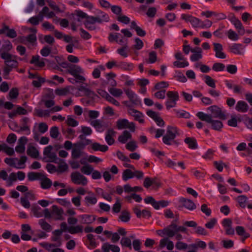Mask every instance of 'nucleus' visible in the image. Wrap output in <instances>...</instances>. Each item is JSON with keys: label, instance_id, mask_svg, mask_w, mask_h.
I'll use <instances>...</instances> for the list:
<instances>
[{"label": "nucleus", "instance_id": "obj_58", "mask_svg": "<svg viewBox=\"0 0 252 252\" xmlns=\"http://www.w3.org/2000/svg\"><path fill=\"white\" fill-rule=\"evenodd\" d=\"M22 38L26 39L27 41L31 43H33L36 41V36L34 34H30L27 36H22Z\"/></svg>", "mask_w": 252, "mask_h": 252}, {"label": "nucleus", "instance_id": "obj_47", "mask_svg": "<svg viewBox=\"0 0 252 252\" xmlns=\"http://www.w3.org/2000/svg\"><path fill=\"white\" fill-rule=\"evenodd\" d=\"M91 125L93 126L97 131H102L101 129L102 127V125L99 120H95L91 122Z\"/></svg>", "mask_w": 252, "mask_h": 252}, {"label": "nucleus", "instance_id": "obj_44", "mask_svg": "<svg viewBox=\"0 0 252 252\" xmlns=\"http://www.w3.org/2000/svg\"><path fill=\"white\" fill-rule=\"evenodd\" d=\"M130 218V214L127 211H123L119 216L120 220L125 222H128Z\"/></svg>", "mask_w": 252, "mask_h": 252}, {"label": "nucleus", "instance_id": "obj_26", "mask_svg": "<svg viewBox=\"0 0 252 252\" xmlns=\"http://www.w3.org/2000/svg\"><path fill=\"white\" fill-rule=\"evenodd\" d=\"M52 209V214H55L57 216L55 218L56 220H63L64 219L62 216L63 214V210L62 208H59L56 205H53Z\"/></svg>", "mask_w": 252, "mask_h": 252}, {"label": "nucleus", "instance_id": "obj_59", "mask_svg": "<svg viewBox=\"0 0 252 252\" xmlns=\"http://www.w3.org/2000/svg\"><path fill=\"white\" fill-rule=\"evenodd\" d=\"M85 200L87 205H89V204L94 205L97 202L96 198L94 196H87L85 197Z\"/></svg>", "mask_w": 252, "mask_h": 252}, {"label": "nucleus", "instance_id": "obj_1", "mask_svg": "<svg viewBox=\"0 0 252 252\" xmlns=\"http://www.w3.org/2000/svg\"><path fill=\"white\" fill-rule=\"evenodd\" d=\"M177 133V127L168 126L167 128L166 134L163 136V142L165 145H167L175 144L176 146H178L180 143L179 142L175 140Z\"/></svg>", "mask_w": 252, "mask_h": 252}, {"label": "nucleus", "instance_id": "obj_14", "mask_svg": "<svg viewBox=\"0 0 252 252\" xmlns=\"http://www.w3.org/2000/svg\"><path fill=\"white\" fill-rule=\"evenodd\" d=\"M156 232L158 235L161 237L166 236L169 238H172L174 235V233L171 231L170 225L163 229L157 230Z\"/></svg>", "mask_w": 252, "mask_h": 252}, {"label": "nucleus", "instance_id": "obj_51", "mask_svg": "<svg viewBox=\"0 0 252 252\" xmlns=\"http://www.w3.org/2000/svg\"><path fill=\"white\" fill-rule=\"evenodd\" d=\"M205 83L210 87L215 88L216 87L215 80L209 75H205Z\"/></svg>", "mask_w": 252, "mask_h": 252}, {"label": "nucleus", "instance_id": "obj_13", "mask_svg": "<svg viewBox=\"0 0 252 252\" xmlns=\"http://www.w3.org/2000/svg\"><path fill=\"white\" fill-rule=\"evenodd\" d=\"M116 133V131L112 128H109L107 130L105 139L109 145H112L115 143L113 137L115 136Z\"/></svg>", "mask_w": 252, "mask_h": 252}, {"label": "nucleus", "instance_id": "obj_5", "mask_svg": "<svg viewBox=\"0 0 252 252\" xmlns=\"http://www.w3.org/2000/svg\"><path fill=\"white\" fill-rule=\"evenodd\" d=\"M12 48V45L9 40L5 41L0 49V56L2 59H9L11 57L16 58V56L9 53Z\"/></svg>", "mask_w": 252, "mask_h": 252}, {"label": "nucleus", "instance_id": "obj_34", "mask_svg": "<svg viewBox=\"0 0 252 252\" xmlns=\"http://www.w3.org/2000/svg\"><path fill=\"white\" fill-rule=\"evenodd\" d=\"M39 224L41 228L47 232H50L52 230L51 225L47 222L44 219L39 220Z\"/></svg>", "mask_w": 252, "mask_h": 252}, {"label": "nucleus", "instance_id": "obj_22", "mask_svg": "<svg viewBox=\"0 0 252 252\" xmlns=\"http://www.w3.org/2000/svg\"><path fill=\"white\" fill-rule=\"evenodd\" d=\"M184 142L188 144L189 149H196L198 148L196 140L194 137H187L185 139Z\"/></svg>", "mask_w": 252, "mask_h": 252}, {"label": "nucleus", "instance_id": "obj_35", "mask_svg": "<svg viewBox=\"0 0 252 252\" xmlns=\"http://www.w3.org/2000/svg\"><path fill=\"white\" fill-rule=\"evenodd\" d=\"M83 226L82 225H76L75 226H70L68 228L67 230L69 233L74 234L82 232Z\"/></svg>", "mask_w": 252, "mask_h": 252}, {"label": "nucleus", "instance_id": "obj_6", "mask_svg": "<svg viewBox=\"0 0 252 252\" xmlns=\"http://www.w3.org/2000/svg\"><path fill=\"white\" fill-rule=\"evenodd\" d=\"M144 202L146 204H150L156 210H158L160 207H167L169 202L167 200H161L158 201H157L153 197L149 196L146 197L144 199Z\"/></svg>", "mask_w": 252, "mask_h": 252}, {"label": "nucleus", "instance_id": "obj_23", "mask_svg": "<svg viewBox=\"0 0 252 252\" xmlns=\"http://www.w3.org/2000/svg\"><path fill=\"white\" fill-rule=\"evenodd\" d=\"M92 149L94 151H100L105 152L108 151V147L106 145H101L98 143L94 142L91 145Z\"/></svg>", "mask_w": 252, "mask_h": 252}, {"label": "nucleus", "instance_id": "obj_20", "mask_svg": "<svg viewBox=\"0 0 252 252\" xmlns=\"http://www.w3.org/2000/svg\"><path fill=\"white\" fill-rule=\"evenodd\" d=\"M129 114L135 118V120L138 121L140 123H143L144 120L143 119H140L143 117V114L139 111L134 109H129L128 111Z\"/></svg>", "mask_w": 252, "mask_h": 252}, {"label": "nucleus", "instance_id": "obj_12", "mask_svg": "<svg viewBox=\"0 0 252 252\" xmlns=\"http://www.w3.org/2000/svg\"><path fill=\"white\" fill-rule=\"evenodd\" d=\"M5 33L6 35L10 38H13L17 36V33L13 29H10L8 26L3 24V28L0 30V34Z\"/></svg>", "mask_w": 252, "mask_h": 252}, {"label": "nucleus", "instance_id": "obj_9", "mask_svg": "<svg viewBox=\"0 0 252 252\" xmlns=\"http://www.w3.org/2000/svg\"><path fill=\"white\" fill-rule=\"evenodd\" d=\"M126 94L130 100V101L135 105H141L140 99L138 98L137 95L131 90L128 89L125 91Z\"/></svg>", "mask_w": 252, "mask_h": 252}, {"label": "nucleus", "instance_id": "obj_27", "mask_svg": "<svg viewBox=\"0 0 252 252\" xmlns=\"http://www.w3.org/2000/svg\"><path fill=\"white\" fill-rule=\"evenodd\" d=\"M15 59L16 58L11 57L9 59L4 60V64L7 65L9 67L17 68L18 66V63Z\"/></svg>", "mask_w": 252, "mask_h": 252}, {"label": "nucleus", "instance_id": "obj_11", "mask_svg": "<svg viewBox=\"0 0 252 252\" xmlns=\"http://www.w3.org/2000/svg\"><path fill=\"white\" fill-rule=\"evenodd\" d=\"M96 11L97 15L96 16H94V18L99 21V22H96L97 23L102 24L109 21L110 17L107 13L100 10H97Z\"/></svg>", "mask_w": 252, "mask_h": 252}, {"label": "nucleus", "instance_id": "obj_16", "mask_svg": "<svg viewBox=\"0 0 252 252\" xmlns=\"http://www.w3.org/2000/svg\"><path fill=\"white\" fill-rule=\"evenodd\" d=\"M89 20H86L84 24L85 27L89 30L94 31L96 29V27L94 25L96 23V22H99L96 19L93 17H89Z\"/></svg>", "mask_w": 252, "mask_h": 252}, {"label": "nucleus", "instance_id": "obj_39", "mask_svg": "<svg viewBox=\"0 0 252 252\" xmlns=\"http://www.w3.org/2000/svg\"><path fill=\"white\" fill-rule=\"evenodd\" d=\"M128 49L127 43H126L122 47L117 50V53L121 56L124 58H126L128 56V54L126 51Z\"/></svg>", "mask_w": 252, "mask_h": 252}, {"label": "nucleus", "instance_id": "obj_25", "mask_svg": "<svg viewBox=\"0 0 252 252\" xmlns=\"http://www.w3.org/2000/svg\"><path fill=\"white\" fill-rule=\"evenodd\" d=\"M225 83L227 88L229 89H233L234 93L235 94H241L242 87L238 85H233L228 80L225 81Z\"/></svg>", "mask_w": 252, "mask_h": 252}, {"label": "nucleus", "instance_id": "obj_41", "mask_svg": "<svg viewBox=\"0 0 252 252\" xmlns=\"http://www.w3.org/2000/svg\"><path fill=\"white\" fill-rule=\"evenodd\" d=\"M225 34L227 35L228 38L230 40L236 41L239 39L238 34L232 30L228 31L225 32Z\"/></svg>", "mask_w": 252, "mask_h": 252}, {"label": "nucleus", "instance_id": "obj_46", "mask_svg": "<svg viewBox=\"0 0 252 252\" xmlns=\"http://www.w3.org/2000/svg\"><path fill=\"white\" fill-rule=\"evenodd\" d=\"M121 244L122 246L131 249V240L128 237H123L121 240Z\"/></svg>", "mask_w": 252, "mask_h": 252}, {"label": "nucleus", "instance_id": "obj_38", "mask_svg": "<svg viewBox=\"0 0 252 252\" xmlns=\"http://www.w3.org/2000/svg\"><path fill=\"white\" fill-rule=\"evenodd\" d=\"M40 207L36 204H33L32 207V211L34 216L37 218H40L43 216L42 213L40 211Z\"/></svg>", "mask_w": 252, "mask_h": 252}, {"label": "nucleus", "instance_id": "obj_60", "mask_svg": "<svg viewBox=\"0 0 252 252\" xmlns=\"http://www.w3.org/2000/svg\"><path fill=\"white\" fill-rule=\"evenodd\" d=\"M119 35H120L119 33H110L109 34V36L108 37L109 41L110 42L115 41L116 42L118 43V38Z\"/></svg>", "mask_w": 252, "mask_h": 252}, {"label": "nucleus", "instance_id": "obj_18", "mask_svg": "<svg viewBox=\"0 0 252 252\" xmlns=\"http://www.w3.org/2000/svg\"><path fill=\"white\" fill-rule=\"evenodd\" d=\"M69 69H67L68 73L74 76L78 74H82L84 71L81 67L78 65L72 64Z\"/></svg>", "mask_w": 252, "mask_h": 252}, {"label": "nucleus", "instance_id": "obj_32", "mask_svg": "<svg viewBox=\"0 0 252 252\" xmlns=\"http://www.w3.org/2000/svg\"><path fill=\"white\" fill-rule=\"evenodd\" d=\"M134 177V174L131 170L127 169L123 171L122 178L125 181H127L128 179H131Z\"/></svg>", "mask_w": 252, "mask_h": 252}, {"label": "nucleus", "instance_id": "obj_49", "mask_svg": "<svg viewBox=\"0 0 252 252\" xmlns=\"http://www.w3.org/2000/svg\"><path fill=\"white\" fill-rule=\"evenodd\" d=\"M189 22L194 28H201V21L197 18L192 16Z\"/></svg>", "mask_w": 252, "mask_h": 252}, {"label": "nucleus", "instance_id": "obj_30", "mask_svg": "<svg viewBox=\"0 0 252 252\" xmlns=\"http://www.w3.org/2000/svg\"><path fill=\"white\" fill-rule=\"evenodd\" d=\"M241 46L240 44L234 43L230 47V51L235 54L241 55L243 54Z\"/></svg>", "mask_w": 252, "mask_h": 252}, {"label": "nucleus", "instance_id": "obj_64", "mask_svg": "<svg viewBox=\"0 0 252 252\" xmlns=\"http://www.w3.org/2000/svg\"><path fill=\"white\" fill-rule=\"evenodd\" d=\"M117 20L125 24H128L130 22V19L125 15H120L117 17Z\"/></svg>", "mask_w": 252, "mask_h": 252}, {"label": "nucleus", "instance_id": "obj_48", "mask_svg": "<svg viewBox=\"0 0 252 252\" xmlns=\"http://www.w3.org/2000/svg\"><path fill=\"white\" fill-rule=\"evenodd\" d=\"M127 150L131 152H133L137 148L136 142L135 141H130L126 145Z\"/></svg>", "mask_w": 252, "mask_h": 252}, {"label": "nucleus", "instance_id": "obj_42", "mask_svg": "<svg viewBox=\"0 0 252 252\" xmlns=\"http://www.w3.org/2000/svg\"><path fill=\"white\" fill-rule=\"evenodd\" d=\"M27 158L26 156H22L18 161L17 165L15 164L14 167L17 169H23L25 167V163L27 161Z\"/></svg>", "mask_w": 252, "mask_h": 252}, {"label": "nucleus", "instance_id": "obj_3", "mask_svg": "<svg viewBox=\"0 0 252 252\" xmlns=\"http://www.w3.org/2000/svg\"><path fill=\"white\" fill-rule=\"evenodd\" d=\"M40 59V57L38 55L33 56L32 60L30 61V63L31 64H34L35 66L39 67H43L45 65V61L49 62L50 65L54 69L61 70H62L61 68L57 65L54 62H50L48 59L45 58H42Z\"/></svg>", "mask_w": 252, "mask_h": 252}, {"label": "nucleus", "instance_id": "obj_36", "mask_svg": "<svg viewBox=\"0 0 252 252\" xmlns=\"http://www.w3.org/2000/svg\"><path fill=\"white\" fill-rule=\"evenodd\" d=\"M128 121L127 120L123 119H119L117 122V127L119 129L126 128Z\"/></svg>", "mask_w": 252, "mask_h": 252}, {"label": "nucleus", "instance_id": "obj_33", "mask_svg": "<svg viewBox=\"0 0 252 252\" xmlns=\"http://www.w3.org/2000/svg\"><path fill=\"white\" fill-rule=\"evenodd\" d=\"M117 66L120 68L125 70H131L133 68L132 63H127L125 62H120Z\"/></svg>", "mask_w": 252, "mask_h": 252}, {"label": "nucleus", "instance_id": "obj_10", "mask_svg": "<svg viewBox=\"0 0 252 252\" xmlns=\"http://www.w3.org/2000/svg\"><path fill=\"white\" fill-rule=\"evenodd\" d=\"M179 202L182 204V207H184L189 210L192 211L196 209L195 204L191 200L182 197Z\"/></svg>", "mask_w": 252, "mask_h": 252}, {"label": "nucleus", "instance_id": "obj_7", "mask_svg": "<svg viewBox=\"0 0 252 252\" xmlns=\"http://www.w3.org/2000/svg\"><path fill=\"white\" fill-rule=\"evenodd\" d=\"M207 110L210 111L211 113V114H208V115L211 117V118H219L222 120L226 119V116L222 112L221 109L217 106V105H212L209 107Z\"/></svg>", "mask_w": 252, "mask_h": 252}, {"label": "nucleus", "instance_id": "obj_62", "mask_svg": "<svg viewBox=\"0 0 252 252\" xmlns=\"http://www.w3.org/2000/svg\"><path fill=\"white\" fill-rule=\"evenodd\" d=\"M44 41L50 45H52L55 43V39L51 35H46L44 36Z\"/></svg>", "mask_w": 252, "mask_h": 252}, {"label": "nucleus", "instance_id": "obj_43", "mask_svg": "<svg viewBox=\"0 0 252 252\" xmlns=\"http://www.w3.org/2000/svg\"><path fill=\"white\" fill-rule=\"evenodd\" d=\"M93 171L94 168L90 164L84 165L81 169V172L87 175H90Z\"/></svg>", "mask_w": 252, "mask_h": 252}, {"label": "nucleus", "instance_id": "obj_29", "mask_svg": "<svg viewBox=\"0 0 252 252\" xmlns=\"http://www.w3.org/2000/svg\"><path fill=\"white\" fill-rule=\"evenodd\" d=\"M43 174L41 173L30 172L28 174V179L30 181H33L41 179Z\"/></svg>", "mask_w": 252, "mask_h": 252}, {"label": "nucleus", "instance_id": "obj_21", "mask_svg": "<svg viewBox=\"0 0 252 252\" xmlns=\"http://www.w3.org/2000/svg\"><path fill=\"white\" fill-rule=\"evenodd\" d=\"M132 138V135L127 130H124L118 137V140L122 144L126 143L128 140Z\"/></svg>", "mask_w": 252, "mask_h": 252}, {"label": "nucleus", "instance_id": "obj_2", "mask_svg": "<svg viewBox=\"0 0 252 252\" xmlns=\"http://www.w3.org/2000/svg\"><path fill=\"white\" fill-rule=\"evenodd\" d=\"M196 116L200 120L210 124L211 127L215 130L220 131L223 127V124L221 121L213 120L208 114H205L202 112H198L196 114Z\"/></svg>", "mask_w": 252, "mask_h": 252}, {"label": "nucleus", "instance_id": "obj_8", "mask_svg": "<svg viewBox=\"0 0 252 252\" xmlns=\"http://www.w3.org/2000/svg\"><path fill=\"white\" fill-rule=\"evenodd\" d=\"M71 181L76 185L85 186L88 183L87 179L79 172H72L70 175Z\"/></svg>", "mask_w": 252, "mask_h": 252}, {"label": "nucleus", "instance_id": "obj_31", "mask_svg": "<svg viewBox=\"0 0 252 252\" xmlns=\"http://www.w3.org/2000/svg\"><path fill=\"white\" fill-rule=\"evenodd\" d=\"M248 199V197L245 195H239L236 198V200L239 203V206L243 208H245L246 206V203Z\"/></svg>", "mask_w": 252, "mask_h": 252}, {"label": "nucleus", "instance_id": "obj_45", "mask_svg": "<svg viewBox=\"0 0 252 252\" xmlns=\"http://www.w3.org/2000/svg\"><path fill=\"white\" fill-rule=\"evenodd\" d=\"M108 91L112 95L115 97H119L123 94L122 90L113 87L109 88Z\"/></svg>", "mask_w": 252, "mask_h": 252}, {"label": "nucleus", "instance_id": "obj_37", "mask_svg": "<svg viewBox=\"0 0 252 252\" xmlns=\"http://www.w3.org/2000/svg\"><path fill=\"white\" fill-rule=\"evenodd\" d=\"M196 49H197V53H194L190 56V60L192 62H196L202 57L201 49L199 47H196Z\"/></svg>", "mask_w": 252, "mask_h": 252}, {"label": "nucleus", "instance_id": "obj_4", "mask_svg": "<svg viewBox=\"0 0 252 252\" xmlns=\"http://www.w3.org/2000/svg\"><path fill=\"white\" fill-rule=\"evenodd\" d=\"M168 99L165 102L166 109L169 110L171 108L175 107L176 102L179 99L178 93L175 91H168L166 94Z\"/></svg>", "mask_w": 252, "mask_h": 252}, {"label": "nucleus", "instance_id": "obj_55", "mask_svg": "<svg viewBox=\"0 0 252 252\" xmlns=\"http://www.w3.org/2000/svg\"><path fill=\"white\" fill-rule=\"evenodd\" d=\"M80 218L82 219V223L83 224H89L92 223V221H91V215H81Z\"/></svg>", "mask_w": 252, "mask_h": 252}, {"label": "nucleus", "instance_id": "obj_56", "mask_svg": "<svg viewBox=\"0 0 252 252\" xmlns=\"http://www.w3.org/2000/svg\"><path fill=\"white\" fill-rule=\"evenodd\" d=\"M37 80L32 81V84L34 87L39 88L41 86V84L45 82V79L39 76L37 77Z\"/></svg>", "mask_w": 252, "mask_h": 252}, {"label": "nucleus", "instance_id": "obj_52", "mask_svg": "<svg viewBox=\"0 0 252 252\" xmlns=\"http://www.w3.org/2000/svg\"><path fill=\"white\" fill-rule=\"evenodd\" d=\"M168 83L165 81H161L157 83L155 86L153 91L158 90L163 88H167L168 86Z\"/></svg>", "mask_w": 252, "mask_h": 252}, {"label": "nucleus", "instance_id": "obj_17", "mask_svg": "<svg viewBox=\"0 0 252 252\" xmlns=\"http://www.w3.org/2000/svg\"><path fill=\"white\" fill-rule=\"evenodd\" d=\"M249 108V106L248 104L243 100L238 101L235 107V109L237 111L242 113L247 112Z\"/></svg>", "mask_w": 252, "mask_h": 252}, {"label": "nucleus", "instance_id": "obj_63", "mask_svg": "<svg viewBox=\"0 0 252 252\" xmlns=\"http://www.w3.org/2000/svg\"><path fill=\"white\" fill-rule=\"evenodd\" d=\"M201 211L207 216H210L211 214V210L209 208L207 205L203 204L201 206Z\"/></svg>", "mask_w": 252, "mask_h": 252}, {"label": "nucleus", "instance_id": "obj_28", "mask_svg": "<svg viewBox=\"0 0 252 252\" xmlns=\"http://www.w3.org/2000/svg\"><path fill=\"white\" fill-rule=\"evenodd\" d=\"M27 154L33 158H37L39 156V151L34 146H30L27 150Z\"/></svg>", "mask_w": 252, "mask_h": 252}, {"label": "nucleus", "instance_id": "obj_53", "mask_svg": "<svg viewBox=\"0 0 252 252\" xmlns=\"http://www.w3.org/2000/svg\"><path fill=\"white\" fill-rule=\"evenodd\" d=\"M225 68L224 64L220 63H215L212 66V69L215 71H221Z\"/></svg>", "mask_w": 252, "mask_h": 252}, {"label": "nucleus", "instance_id": "obj_15", "mask_svg": "<svg viewBox=\"0 0 252 252\" xmlns=\"http://www.w3.org/2000/svg\"><path fill=\"white\" fill-rule=\"evenodd\" d=\"M52 185V181L46 176L43 175L40 179L41 188L44 189H50Z\"/></svg>", "mask_w": 252, "mask_h": 252}, {"label": "nucleus", "instance_id": "obj_54", "mask_svg": "<svg viewBox=\"0 0 252 252\" xmlns=\"http://www.w3.org/2000/svg\"><path fill=\"white\" fill-rule=\"evenodd\" d=\"M52 52V49L48 46H45L41 50L40 54L43 57H47Z\"/></svg>", "mask_w": 252, "mask_h": 252}, {"label": "nucleus", "instance_id": "obj_57", "mask_svg": "<svg viewBox=\"0 0 252 252\" xmlns=\"http://www.w3.org/2000/svg\"><path fill=\"white\" fill-rule=\"evenodd\" d=\"M50 134L53 138H57L59 134L58 127L56 126H53L50 129Z\"/></svg>", "mask_w": 252, "mask_h": 252}, {"label": "nucleus", "instance_id": "obj_50", "mask_svg": "<svg viewBox=\"0 0 252 252\" xmlns=\"http://www.w3.org/2000/svg\"><path fill=\"white\" fill-rule=\"evenodd\" d=\"M66 124L70 126H76L78 125V122L74 119L72 118L70 115L67 117V120L65 121Z\"/></svg>", "mask_w": 252, "mask_h": 252}, {"label": "nucleus", "instance_id": "obj_40", "mask_svg": "<svg viewBox=\"0 0 252 252\" xmlns=\"http://www.w3.org/2000/svg\"><path fill=\"white\" fill-rule=\"evenodd\" d=\"M70 87L64 88L57 89L55 90V94L59 96L66 95L69 93Z\"/></svg>", "mask_w": 252, "mask_h": 252}, {"label": "nucleus", "instance_id": "obj_61", "mask_svg": "<svg viewBox=\"0 0 252 252\" xmlns=\"http://www.w3.org/2000/svg\"><path fill=\"white\" fill-rule=\"evenodd\" d=\"M149 56V63H153L156 62L157 60V55L155 51L150 52Z\"/></svg>", "mask_w": 252, "mask_h": 252}, {"label": "nucleus", "instance_id": "obj_24", "mask_svg": "<svg viewBox=\"0 0 252 252\" xmlns=\"http://www.w3.org/2000/svg\"><path fill=\"white\" fill-rule=\"evenodd\" d=\"M62 234V231L57 229L53 232V236L51 238V240L53 242H57V244L56 245L58 247L61 246L62 244L60 238Z\"/></svg>", "mask_w": 252, "mask_h": 252}, {"label": "nucleus", "instance_id": "obj_19", "mask_svg": "<svg viewBox=\"0 0 252 252\" xmlns=\"http://www.w3.org/2000/svg\"><path fill=\"white\" fill-rule=\"evenodd\" d=\"M172 232L174 233L173 237L179 232H186L187 228L183 226H179L172 221L170 224Z\"/></svg>", "mask_w": 252, "mask_h": 252}]
</instances>
